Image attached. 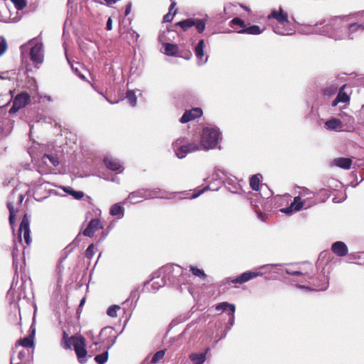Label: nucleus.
I'll return each instance as SVG.
<instances>
[{
    "label": "nucleus",
    "mask_w": 364,
    "mask_h": 364,
    "mask_svg": "<svg viewBox=\"0 0 364 364\" xmlns=\"http://www.w3.org/2000/svg\"><path fill=\"white\" fill-rule=\"evenodd\" d=\"M331 25L333 31L331 37L335 40H341L351 36L356 32L364 31V11L350 14L349 15L336 16L331 19Z\"/></svg>",
    "instance_id": "obj_1"
},
{
    "label": "nucleus",
    "mask_w": 364,
    "mask_h": 364,
    "mask_svg": "<svg viewBox=\"0 0 364 364\" xmlns=\"http://www.w3.org/2000/svg\"><path fill=\"white\" fill-rule=\"evenodd\" d=\"M62 346L66 350H71L72 347H73L79 363L81 364L87 363L86 356L87 350L86 349V340L82 335L75 334L69 337L67 332L63 331Z\"/></svg>",
    "instance_id": "obj_2"
},
{
    "label": "nucleus",
    "mask_w": 364,
    "mask_h": 364,
    "mask_svg": "<svg viewBox=\"0 0 364 364\" xmlns=\"http://www.w3.org/2000/svg\"><path fill=\"white\" fill-rule=\"evenodd\" d=\"M176 156L179 159L184 158L188 154L199 151L202 149L201 144L194 141L186 143L184 137L178 138L173 144Z\"/></svg>",
    "instance_id": "obj_3"
},
{
    "label": "nucleus",
    "mask_w": 364,
    "mask_h": 364,
    "mask_svg": "<svg viewBox=\"0 0 364 364\" xmlns=\"http://www.w3.org/2000/svg\"><path fill=\"white\" fill-rule=\"evenodd\" d=\"M220 137V132L215 128L205 127L203 129L200 139L202 149L208 150L216 146Z\"/></svg>",
    "instance_id": "obj_4"
},
{
    "label": "nucleus",
    "mask_w": 364,
    "mask_h": 364,
    "mask_svg": "<svg viewBox=\"0 0 364 364\" xmlns=\"http://www.w3.org/2000/svg\"><path fill=\"white\" fill-rule=\"evenodd\" d=\"M160 191L158 189H139L130 193L127 198L131 203L136 204L143 200L157 198Z\"/></svg>",
    "instance_id": "obj_5"
},
{
    "label": "nucleus",
    "mask_w": 364,
    "mask_h": 364,
    "mask_svg": "<svg viewBox=\"0 0 364 364\" xmlns=\"http://www.w3.org/2000/svg\"><path fill=\"white\" fill-rule=\"evenodd\" d=\"M207 20L205 18H189L175 23V26H179L183 31H187L189 28L195 26L198 33H202L206 26Z\"/></svg>",
    "instance_id": "obj_6"
},
{
    "label": "nucleus",
    "mask_w": 364,
    "mask_h": 364,
    "mask_svg": "<svg viewBox=\"0 0 364 364\" xmlns=\"http://www.w3.org/2000/svg\"><path fill=\"white\" fill-rule=\"evenodd\" d=\"M29 225L30 221L28 220V215L27 214H25L20 225L18 240L19 242H21V233L23 232L24 240L28 245H30V244L31 243Z\"/></svg>",
    "instance_id": "obj_7"
},
{
    "label": "nucleus",
    "mask_w": 364,
    "mask_h": 364,
    "mask_svg": "<svg viewBox=\"0 0 364 364\" xmlns=\"http://www.w3.org/2000/svg\"><path fill=\"white\" fill-rule=\"evenodd\" d=\"M203 115V110L199 107H195L191 109L186 110L180 119V122L185 124L200 118Z\"/></svg>",
    "instance_id": "obj_8"
},
{
    "label": "nucleus",
    "mask_w": 364,
    "mask_h": 364,
    "mask_svg": "<svg viewBox=\"0 0 364 364\" xmlns=\"http://www.w3.org/2000/svg\"><path fill=\"white\" fill-rule=\"evenodd\" d=\"M102 228L100 220L97 218H94L89 222L87 228L83 230L82 234L86 237H92L95 232L100 229H102Z\"/></svg>",
    "instance_id": "obj_9"
},
{
    "label": "nucleus",
    "mask_w": 364,
    "mask_h": 364,
    "mask_svg": "<svg viewBox=\"0 0 364 364\" xmlns=\"http://www.w3.org/2000/svg\"><path fill=\"white\" fill-rule=\"evenodd\" d=\"M261 275L262 274L259 272L247 271L242 273L241 275L237 277L235 279H229L230 283L242 284Z\"/></svg>",
    "instance_id": "obj_10"
},
{
    "label": "nucleus",
    "mask_w": 364,
    "mask_h": 364,
    "mask_svg": "<svg viewBox=\"0 0 364 364\" xmlns=\"http://www.w3.org/2000/svg\"><path fill=\"white\" fill-rule=\"evenodd\" d=\"M306 203V200H301V198L300 196H296L294 198V201L291 203L289 207L282 208L280 210L282 213H287V214H291L294 211H299L300 210Z\"/></svg>",
    "instance_id": "obj_11"
},
{
    "label": "nucleus",
    "mask_w": 364,
    "mask_h": 364,
    "mask_svg": "<svg viewBox=\"0 0 364 364\" xmlns=\"http://www.w3.org/2000/svg\"><path fill=\"white\" fill-rule=\"evenodd\" d=\"M31 60L37 63H41L43 60V45L37 43L31 48L30 50Z\"/></svg>",
    "instance_id": "obj_12"
},
{
    "label": "nucleus",
    "mask_w": 364,
    "mask_h": 364,
    "mask_svg": "<svg viewBox=\"0 0 364 364\" xmlns=\"http://www.w3.org/2000/svg\"><path fill=\"white\" fill-rule=\"evenodd\" d=\"M331 251L338 257H344L347 255L348 250L343 242L337 241L331 245Z\"/></svg>",
    "instance_id": "obj_13"
},
{
    "label": "nucleus",
    "mask_w": 364,
    "mask_h": 364,
    "mask_svg": "<svg viewBox=\"0 0 364 364\" xmlns=\"http://www.w3.org/2000/svg\"><path fill=\"white\" fill-rule=\"evenodd\" d=\"M104 163L107 168L113 171L122 172L123 170L122 164L116 159H113L112 157H105L104 159Z\"/></svg>",
    "instance_id": "obj_14"
},
{
    "label": "nucleus",
    "mask_w": 364,
    "mask_h": 364,
    "mask_svg": "<svg viewBox=\"0 0 364 364\" xmlns=\"http://www.w3.org/2000/svg\"><path fill=\"white\" fill-rule=\"evenodd\" d=\"M30 101V95L27 92H21L16 96L13 102H15V106L18 105V108H23Z\"/></svg>",
    "instance_id": "obj_15"
},
{
    "label": "nucleus",
    "mask_w": 364,
    "mask_h": 364,
    "mask_svg": "<svg viewBox=\"0 0 364 364\" xmlns=\"http://www.w3.org/2000/svg\"><path fill=\"white\" fill-rule=\"evenodd\" d=\"M268 18H275L280 23H289L287 14L284 13L281 8L279 9V11H272Z\"/></svg>",
    "instance_id": "obj_16"
},
{
    "label": "nucleus",
    "mask_w": 364,
    "mask_h": 364,
    "mask_svg": "<svg viewBox=\"0 0 364 364\" xmlns=\"http://www.w3.org/2000/svg\"><path fill=\"white\" fill-rule=\"evenodd\" d=\"M333 164L341 168L349 170L352 166V159L350 158L338 157L336 158L333 161Z\"/></svg>",
    "instance_id": "obj_17"
},
{
    "label": "nucleus",
    "mask_w": 364,
    "mask_h": 364,
    "mask_svg": "<svg viewBox=\"0 0 364 364\" xmlns=\"http://www.w3.org/2000/svg\"><path fill=\"white\" fill-rule=\"evenodd\" d=\"M113 332V329L112 328H109V327H105V328H103L100 333V341H94L92 343V344L90 346V348L91 349L92 352H95V351H97L98 349L97 348V346L100 344V343H105V340L102 339V337L104 336V335H106L107 333H112Z\"/></svg>",
    "instance_id": "obj_18"
},
{
    "label": "nucleus",
    "mask_w": 364,
    "mask_h": 364,
    "mask_svg": "<svg viewBox=\"0 0 364 364\" xmlns=\"http://www.w3.org/2000/svg\"><path fill=\"white\" fill-rule=\"evenodd\" d=\"M43 163L47 166H52L56 167L59 164V159L56 155L53 154H44L42 157Z\"/></svg>",
    "instance_id": "obj_19"
},
{
    "label": "nucleus",
    "mask_w": 364,
    "mask_h": 364,
    "mask_svg": "<svg viewBox=\"0 0 364 364\" xmlns=\"http://www.w3.org/2000/svg\"><path fill=\"white\" fill-rule=\"evenodd\" d=\"M209 350V348H207L205 350V352L200 353H191L189 355V359L194 363V364H203L206 359V353Z\"/></svg>",
    "instance_id": "obj_20"
},
{
    "label": "nucleus",
    "mask_w": 364,
    "mask_h": 364,
    "mask_svg": "<svg viewBox=\"0 0 364 364\" xmlns=\"http://www.w3.org/2000/svg\"><path fill=\"white\" fill-rule=\"evenodd\" d=\"M262 30L259 26L253 25L249 27H245V29H241L238 31L239 33L249 34V35H259L262 33Z\"/></svg>",
    "instance_id": "obj_21"
},
{
    "label": "nucleus",
    "mask_w": 364,
    "mask_h": 364,
    "mask_svg": "<svg viewBox=\"0 0 364 364\" xmlns=\"http://www.w3.org/2000/svg\"><path fill=\"white\" fill-rule=\"evenodd\" d=\"M164 53L166 55L173 56L176 55L178 52V47L176 44L170 43H164Z\"/></svg>",
    "instance_id": "obj_22"
},
{
    "label": "nucleus",
    "mask_w": 364,
    "mask_h": 364,
    "mask_svg": "<svg viewBox=\"0 0 364 364\" xmlns=\"http://www.w3.org/2000/svg\"><path fill=\"white\" fill-rule=\"evenodd\" d=\"M261 174H255L250 178V186L253 191H259L262 179Z\"/></svg>",
    "instance_id": "obj_23"
},
{
    "label": "nucleus",
    "mask_w": 364,
    "mask_h": 364,
    "mask_svg": "<svg viewBox=\"0 0 364 364\" xmlns=\"http://www.w3.org/2000/svg\"><path fill=\"white\" fill-rule=\"evenodd\" d=\"M215 309L218 311H229L230 314L233 315L235 311V306L234 304L228 302H221L216 306Z\"/></svg>",
    "instance_id": "obj_24"
},
{
    "label": "nucleus",
    "mask_w": 364,
    "mask_h": 364,
    "mask_svg": "<svg viewBox=\"0 0 364 364\" xmlns=\"http://www.w3.org/2000/svg\"><path fill=\"white\" fill-rule=\"evenodd\" d=\"M204 48H205V41L201 39L198 43L197 46L195 48V54L197 58L203 61V58L204 57Z\"/></svg>",
    "instance_id": "obj_25"
},
{
    "label": "nucleus",
    "mask_w": 364,
    "mask_h": 364,
    "mask_svg": "<svg viewBox=\"0 0 364 364\" xmlns=\"http://www.w3.org/2000/svg\"><path fill=\"white\" fill-rule=\"evenodd\" d=\"M328 129H337L342 127V122L339 119L332 118L326 121L325 123Z\"/></svg>",
    "instance_id": "obj_26"
},
{
    "label": "nucleus",
    "mask_w": 364,
    "mask_h": 364,
    "mask_svg": "<svg viewBox=\"0 0 364 364\" xmlns=\"http://www.w3.org/2000/svg\"><path fill=\"white\" fill-rule=\"evenodd\" d=\"M109 213L112 216L122 217L124 215V208L119 203H116L111 207Z\"/></svg>",
    "instance_id": "obj_27"
},
{
    "label": "nucleus",
    "mask_w": 364,
    "mask_h": 364,
    "mask_svg": "<svg viewBox=\"0 0 364 364\" xmlns=\"http://www.w3.org/2000/svg\"><path fill=\"white\" fill-rule=\"evenodd\" d=\"M17 344L25 348H32L34 346L33 337L32 336H28L20 339L16 342V345Z\"/></svg>",
    "instance_id": "obj_28"
},
{
    "label": "nucleus",
    "mask_w": 364,
    "mask_h": 364,
    "mask_svg": "<svg viewBox=\"0 0 364 364\" xmlns=\"http://www.w3.org/2000/svg\"><path fill=\"white\" fill-rule=\"evenodd\" d=\"M346 85H343L339 90V92L337 95L338 101H340L341 102H348L350 100L349 95L344 92V89L346 88Z\"/></svg>",
    "instance_id": "obj_29"
},
{
    "label": "nucleus",
    "mask_w": 364,
    "mask_h": 364,
    "mask_svg": "<svg viewBox=\"0 0 364 364\" xmlns=\"http://www.w3.org/2000/svg\"><path fill=\"white\" fill-rule=\"evenodd\" d=\"M301 198L303 197H306V199H314L316 197V193L311 192L309 189L306 188H302L299 191V196Z\"/></svg>",
    "instance_id": "obj_30"
},
{
    "label": "nucleus",
    "mask_w": 364,
    "mask_h": 364,
    "mask_svg": "<svg viewBox=\"0 0 364 364\" xmlns=\"http://www.w3.org/2000/svg\"><path fill=\"white\" fill-rule=\"evenodd\" d=\"M108 351L106 350L102 354L97 355L95 357V360L97 364H105L108 360Z\"/></svg>",
    "instance_id": "obj_31"
},
{
    "label": "nucleus",
    "mask_w": 364,
    "mask_h": 364,
    "mask_svg": "<svg viewBox=\"0 0 364 364\" xmlns=\"http://www.w3.org/2000/svg\"><path fill=\"white\" fill-rule=\"evenodd\" d=\"M312 279H313L312 284L315 287L318 288L319 290H325V289H326V288L328 287V282L326 281V278H325L324 276H322V278L321 279V284H318L316 282L317 279L312 278Z\"/></svg>",
    "instance_id": "obj_32"
},
{
    "label": "nucleus",
    "mask_w": 364,
    "mask_h": 364,
    "mask_svg": "<svg viewBox=\"0 0 364 364\" xmlns=\"http://www.w3.org/2000/svg\"><path fill=\"white\" fill-rule=\"evenodd\" d=\"M166 350H161L157 351L152 357L151 363L156 364L161 360H162L165 355Z\"/></svg>",
    "instance_id": "obj_33"
},
{
    "label": "nucleus",
    "mask_w": 364,
    "mask_h": 364,
    "mask_svg": "<svg viewBox=\"0 0 364 364\" xmlns=\"http://www.w3.org/2000/svg\"><path fill=\"white\" fill-rule=\"evenodd\" d=\"M65 191L73 196L74 198L80 200L83 198L84 193L82 191H76L70 188H67L65 189Z\"/></svg>",
    "instance_id": "obj_34"
},
{
    "label": "nucleus",
    "mask_w": 364,
    "mask_h": 364,
    "mask_svg": "<svg viewBox=\"0 0 364 364\" xmlns=\"http://www.w3.org/2000/svg\"><path fill=\"white\" fill-rule=\"evenodd\" d=\"M7 208L9 210V223L12 225L14 224L15 222L16 212L12 203H8Z\"/></svg>",
    "instance_id": "obj_35"
},
{
    "label": "nucleus",
    "mask_w": 364,
    "mask_h": 364,
    "mask_svg": "<svg viewBox=\"0 0 364 364\" xmlns=\"http://www.w3.org/2000/svg\"><path fill=\"white\" fill-rule=\"evenodd\" d=\"M190 271L192 272V274L195 277H198L203 278V279L206 277V274L203 272V270L200 269H198L196 267L191 266L190 267Z\"/></svg>",
    "instance_id": "obj_36"
},
{
    "label": "nucleus",
    "mask_w": 364,
    "mask_h": 364,
    "mask_svg": "<svg viewBox=\"0 0 364 364\" xmlns=\"http://www.w3.org/2000/svg\"><path fill=\"white\" fill-rule=\"evenodd\" d=\"M120 306L118 305H112L109 306L107 311V314L109 316L115 318L117 316V311L120 309Z\"/></svg>",
    "instance_id": "obj_37"
},
{
    "label": "nucleus",
    "mask_w": 364,
    "mask_h": 364,
    "mask_svg": "<svg viewBox=\"0 0 364 364\" xmlns=\"http://www.w3.org/2000/svg\"><path fill=\"white\" fill-rule=\"evenodd\" d=\"M17 10H23L27 6L26 0H11Z\"/></svg>",
    "instance_id": "obj_38"
},
{
    "label": "nucleus",
    "mask_w": 364,
    "mask_h": 364,
    "mask_svg": "<svg viewBox=\"0 0 364 364\" xmlns=\"http://www.w3.org/2000/svg\"><path fill=\"white\" fill-rule=\"evenodd\" d=\"M127 98L132 106H135L136 104V97L132 90H129L127 92Z\"/></svg>",
    "instance_id": "obj_39"
},
{
    "label": "nucleus",
    "mask_w": 364,
    "mask_h": 364,
    "mask_svg": "<svg viewBox=\"0 0 364 364\" xmlns=\"http://www.w3.org/2000/svg\"><path fill=\"white\" fill-rule=\"evenodd\" d=\"M94 249H95V245L94 244H91L88 246V247L87 248V250H85V257L87 258V259H91L92 258V257L94 256Z\"/></svg>",
    "instance_id": "obj_40"
},
{
    "label": "nucleus",
    "mask_w": 364,
    "mask_h": 364,
    "mask_svg": "<svg viewBox=\"0 0 364 364\" xmlns=\"http://www.w3.org/2000/svg\"><path fill=\"white\" fill-rule=\"evenodd\" d=\"M231 23L240 26L242 28V29H245V28L246 27L245 21L238 17L232 18L231 21Z\"/></svg>",
    "instance_id": "obj_41"
},
{
    "label": "nucleus",
    "mask_w": 364,
    "mask_h": 364,
    "mask_svg": "<svg viewBox=\"0 0 364 364\" xmlns=\"http://www.w3.org/2000/svg\"><path fill=\"white\" fill-rule=\"evenodd\" d=\"M176 13L177 9H175L173 13L168 12L163 18L164 22H171Z\"/></svg>",
    "instance_id": "obj_42"
},
{
    "label": "nucleus",
    "mask_w": 364,
    "mask_h": 364,
    "mask_svg": "<svg viewBox=\"0 0 364 364\" xmlns=\"http://www.w3.org/2000/svg\"><path fill=\"white\" fill-rule=\"evenodd\" d=\"M7 49V43L5 40H2L0 42V56L5 53Z\"/></svg>",
    "instance_id": "obj_43"
},
{
    "label": "nucleus",
    "mask_w": 364,
    "mask_h": 364,
    "mask_svg": "<svg viewBox=\"0 0 364 364\" xmlns=\"http://www.w3.org/2000/svg\"><path fill=\"white\" fill-rule=\"evenodd\" d=\"M106 29L107 31H111L112 29V20L111 17H109L107 21Z\"/></svg>",
    "instance_id": "obj_44"
},
{
    "label": "nucleus",
    "mask_w": 364,
    "mask_h": 364,
    "mask_svg": "<svg viewBox=\"0 0 364 364\" xmlns=\"http://www.w3.org/2000/svg\"><path fill=\"white\" fill-rule=\"evenodd\" d=\"M21 108H18V105L17 106H15V102H13V105L12 107H11L10 110H9V113H16V112H18L19 109H21Z\"/></svg>",
    "instance_id": "obj_45"
},
{
    "label": "nucleus",
    "mask_w": 364,
    "mask_h": 364,
    "mask_svg": "<svg viewBox=\"0 0 364 364\" xmlns=\"http://www.w3.org/2000/svg\"><path fill=\"white\" fill-rule=\"evenodd\" d=\"M132 3H131V2H129V3H128V4H127V6H126V9H125V12H124L125 16H128V15L130 14L131 10H132Z\"/></svg>",
    "instance_id": "obj_46"
},
{
    "label": "nucleus",
    "mask_w": 364,
    "mask_h": 364,
    "mask_svg": "<svg viewBox=\"0 0 364 364\" xmlns=\"http://www.w3.org/2000/svg\"><path fill=\"white\" fill-rule=\"evenodd\" d=\"M130 35L132 36V41L133 42H135L137 41L138 38H139V34L136 33L134 31H132L131 33H130Z\"/></svg>",
    "instance_id": "obj_47"
},
{
    "label": "nucleus",
    "mask_w": 364,
    "mask_h": 364,
    "mask_svg": "<svg viewBox=\"0 0 364 364\" xmlns=\"http://www.w3.org/2000/svg\"><path fill=\"white\" fill-rule=\"evenodd\" d=\"M287 273L292 276H299V275L305 274V273H303L300 271H294V272H291L287 271Z\"/></svg>",
    "instance_id": "obj_48"
},
{
    "label": "nucleus",
    "mask_w": 364,
    "mask_h": 364,
    "mask_svg": "<svg viewBox=\"0 0 364 364\" xmlns=\"http://www.w3.org/2000/svg\"><path fill=\"white\" fill-rule=\"evenodd\" d=\"M170 1H171V5H170L168 12L172 13V11H173V9H174V10L176 9H175V7H176V3L173 0H170Z\"/></svg>",
    "instance_id": "obj_49"
},
{
    "label": "nucleus",
    "mask_w": 364,
    "mask_h": 364,
    "mask_svg": "<svg viewBox=\"0 0 364 364\" xmlns=\"http://www.w3.org/2000/svg\"><path fill=\"white\" fill-rule=\"evenodd\" d=\"M205 188H203V189H202V190L199 191H198V193H193V194L192 195V196H191V198H197L198 196H199L202 193H203V191H205Z\"/></svg>",
    "instance_id": "obj_50"
},
{
    "label": "nucleus",
    "mask_w": 364,
    "mask_h": 364,
    "mask_svg": "<svg viewBox=\"0 0 364 364\" xmlns=\"http://www.w3.org/2000/svg\"><path fill=\"white\" fill-rule=\"evenodd\" d=\"M24 199V196L23 194H19L18 197V204H21Z\"/></svg>",
    "instance_id": "obj_51"
},
{
    "label": "nucleus",
    "mask_w": 364,
    "mask_h": 364,
    "mask_svg": "<svg viewBox=\"0 0 364 364\" xmlns=\"http://www.w3.org/2000/svg\"><path fill=\"white\" fill-rule=\"evenodd\" d=\"M12 255L14 258L18 256V249L16 247L14 248Z\"/></svg>",
    "instance_id": "obj_52"
},
{
    "label": "nucleus",
    "mask_w": 364,
    "mask_h": 364,
    "mask_svg": "<svg viewBox=\"0 0 364 364\" xmlns=\"http://www.w3.org/2000/svg\"><path fill=\"white\" fill-rule=\"evenodd\" d=\"M107 5L114 4L117 2V0H104Z\"/></svg>",
    "instance_id": "obj_53"
},
{
    "label": "nucleus",
    "mask_w": 364,
    "mask_h": 364,
    "mask_svg": "<svg viewBox=\"0 0 364 364\" xmlns=\"http://www.w3.org/2000/svg\"><path fill=\"white\" fill-rule=\"evenodd\" d=\"M339 102H341L340 101H338V97H336V98L332 102V106L333 107H335L336 106Z\"/></svg>",
    "instance_id": "obj_54"
},
{
    "label": "nucleus",
    "mask_w": 364,
    "mask_h": 364,
    "mask_svg": "<svg viewBox=\"0 0 364 364\" xmlns=\"http://www.w3.org/2000/svg\"><path fill=\"white\" fill-rule=\"evenodd\" d=\"M274 32L279 35H286V33L282 30H276L274 29Z\"/></svg>",
    "instance_id": "obj_55"
},
{
    "label": "nucleus",
    "mask_w": 364,
    "mask_h": 364,
    "mask_svg": "<svg viewBox=\"0 0 364 364\" xmlns=\"http://www.w3.org/2000/svg\"><path fill=\"white\" fill-rule=\"evenodd\" d=\"M241 7H242V9H244L245 10H246V11H250V9H249L247 8V6H246L241 5Z\"/></svg>",
    "instance_id": "obj_56"
},
{
    "label": "nucleus",
    "mask_w": 364,
    "mask_h": 364,
    "mask_svg": "<svg viewBox=\"0 0 364 364\" xmlns=\"http://www.w3.org/2000/svg\"><path fill=\"white\" fill-rule=\"evenodd\" d=\"M78 76H79L81 79H82V80H85V76H84L83 75L80 74V73H79V74H78Z\"/></svg>",
    "instance_id": "obj_57"
},
{
    "label": "nucleus",
    "mask_w": 364,
    "mask_h": 364,
    "mask_svg": "<svg viewBox=\"0 0 364 364\" xmlns=\"http://www.w3.org/2000/svg\"><path fill=\"white\" fill-rule=\"evenodd\" d=\"M84 301H85V299H82L81 300L80 306H81V305H82V304H83Z\"/></svg>",
    "instance_id": "obj_58"
},
{
    "label": "nucleus",
    "mask_w": 364,
    "mask_h": 364,
    "mask_svg": "<svg viewBox=\"0 0 364 364\" xmlns=\"http://www.w3.org/2000/svg\"><path fill=\"white\" fill-rule=\"evenodd\" d=\"M15 193H16V191H15V190H14V191H13V193H12V195H14V194H15Z\"/></svg>",
    "instance_id": "obj_59"
}]
</instances>
